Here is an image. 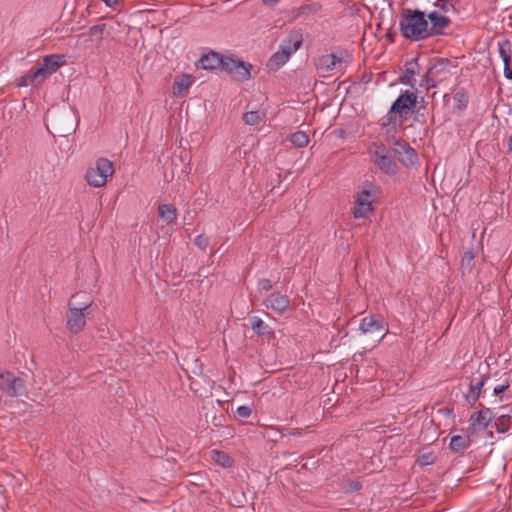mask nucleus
<instances>
[{"label":"nucleus","mask_w":512,"mask_h":512,"mask_svg":"<svg viewBox=\"0 0 512 512\" xmlns=\"http://www.w3.org/2000/svg\"><path fill=\"white\" fill-rule=\"evenodd\" d=\"M359 329L364 334L380 332L384 329V323L378 316L370 315L361 320Z\"/></svg>","instance_id":"obj_16"},{"label":"nucleus","mask_w":512,"mask_h":512,"mask_svg":"<svg viewBox=\"0 0 512 512\" xmlns=\"http://www.w3.org/2000/svg\"><path fill=\"white\" fill-rule=\"evenodd\" d=\"M487 379H488V377H486V376H482L479 379H476V378L471 379L470 384H469V392H470L471 398H472L471 405H473L481 396L482 387L484 386L485 381ZM469 399H470V396H467L468 401H469Z\"/></svg>","instance_id":"obj_20"},{"label":"nucleus","mask_w":512,"mask_h":512,"mask_svg":"<svg viewBox=\"0 0 512 512\" xmlns=\"http://www.w3.org/2000/svg\"><path fill=\"white\" fill-rule=\"evenodd\" d=\"M399 31L409 41H422L429 38L426 13L420 9L403 8L399 18Z\"/></svg>","instance_id":"obj_1"},{"label":"nucleus","mask_w":512,"mask_h":512,"mask_svg":"<svg viewBox=\"0 0 512 512\" xmlns=\"http://www.w3.org/2000/svg\"><path fill=\"white\" fill-rule=\"evenodd\" d=\"M223 61V56H220L218 53L212 51L208 54L203 55L199 59V64L201 68L205 70H216L222 68Z\"/></svg>","instance_id":"obj_17"},{"label":"nucleus","mask_w":512,"mask_h":512,"mask_svg":"<svg viewBox=\"0 0 512 512\" xmlns=\"http://www.w3.org/2000/svg\"><path fill=\"white\" fill-rule=\"evenodd\" d=\"M398 114V111H393L392 106L390 107L389 111L387 112L386 116L382 119L381 125L383 127L389 126L391 124L396 123V115Z\"/></svg>","instance_id":"obj_33"},{"label":"nucleus","mask_w":512,"mask_h":512,"mask_svg":"<svg viewBox=\"0 0 512 512\" xmlns=\"http://www.w3.org/2000/svg\"><path fill=\"white\" fill-rule=\"evenodd\" d=\"M106 29L107 25L105 23L97 24L89 28L88 34L91 38L95 37L98 40H102Z\"/></svg>","instance_id":"obj_31"},{"label":"nucleus","mask_w":512,"mask_h":512,"mask_svg":"<svg viewBox=\"0 0 512 512\" xmlns=\"http://www.w3.org/2000/svg\"><path fill=\"white\" fill-rule=\"evenodd\" d=\"M511 27H512V24H511Z\"/></svg>","instance_id":"obj_45"},{"label":"nucleus","mask_w":512,"mask_h":512,"mask_svg":"<svg viewBox=\"0 0 512 512\" xmlns=\"http://www.w3.org/2000/svg\"><path fill=\"white\" fill-rule=\"evenodd\" d=\"M419 462L421 465H429L433 463V455L432 454H423L419 458Z\"/></svg>","instance_id":"obj_37"},{"label":"nucleus","mask_w":512,"mask_h":512,"mask_svg":"<svg viewBox=\"0 0 512 512\" xmlns=\"http://www.w3.org/2000/svg\"><path fill=\"white\" fill-rule=\"evenodd\" d=\"M113 173V163L106 158H99L94 166L87 169L85 179L90 186L99 188L106 184Z\"/></svg>","instance_id":"obj_4"},{"label":"nucleus","mask_w":512,"mask_h":512,"mask_svg":"<svg viewBox=\"0 0 512 512\" xmlns=\"http://www.w3.org/2000/svg\"><path fill=\"white\" fill-rule=\"evenodd\" d=\"M0 390L9 397H21L27 394L25 380L9 371L0 372Z\"/></svg>","instance_id":"obj_6"},{"label":"nucleus","mask_w":512,"mask_h":512,"mask_svg":"<svg viewBox=\"0 0 512 512\" xmlns=\"http://www.w3.org/2000/svg\"><path fill=\"white\" fill-rule=\"evenodd\" d=\"M444 66V62H439L429 68L425 76L426 88L428 90L437 86L438 80L436 79V76L444 70Z\"/></svg>","instance_id":"obj_22"},{"label":"nucleus","mask_w":512,"mask_h":512,"mask_svg":"<svg viewBox=\"0 0 512 512\" xmlns=\"http://www.w3.org/2000/svg\"><path fill=\"white\" fill-rule=\"evenodd\" d=\"M249 324L252 331L259 337H273L274 330L259 316L249 317Z\"/></svg>","instance_id":"obj_15"},{"label":"nucleus","mask_w":512,"mask_h":512,"mask_svg":"<svg viewBox=\"0 0 512 512\" xmlns=\"http://www.w3.org/2000/svg\"><path fill=\"white\" fill-rule=\"evenodd\" d=\"M158 216L167 224H172L177 219V210L172 204H161L158 207Z\"/></svg>","instance_id":"obj_19"},{"label":"nucleus","mask_w":512,"mask_h":512,"mask_svg":"<svg viewBox=\"0 0 512 512\" xmlns=\"http://www.w3.org/2000/svg\"><path fill=\"white\" fill-rule=\"evenodd\" d=\"M474 258V255L472 252L470 251H467L464 253V256H463V261L467 260V261H472Z\"/></svg>","instance_id":"obj_42"},{"label":"nucleus","mask_w":512,"mask_h":512,"mask_svg":"<svg viewBox=\"0 0 512 512\" xmlns=\"http://www.w3.org/2000/svg\"><path fill=\"white\" fill-rule=\"evenodd\" d=\"M417 95L415 92L405 90L392 104V110L398 111L399 115H406L417 105Z\"/></svg>","instance_id":"obj_11"},{"label":"nucleus","mask_w":512,"mask_h":512,"mask_svg":"<svg viewBox=\"0 0 512 512\" xmlns=\"http://www.w3.org/2000/svg\"><path fill=\"white\" fill-rule=\"evenodd\" d=\"M289 434L296 436V435H300V432L298 429L294 428V429H290Z\"/></svg>","instance_id":"obj_43"},{"label":"nucleus","mask_w":512,"mask_h":512,"mask_svg":"<svg viewBox=\"0 0 512 512\" xmlns=\"http://www.w3.org/2000/svg\"><path fill=\"white\" fill-rule=\"evenodd\" d=\"M192 81L189 75L183 74L177 78L173 84V95L176 97L182 96L185 91L189 89Z\"/></svg>","instance_id":"obj_23"},{"label":"nucleus","mask_w":512,"mask_h":512,"mask_svg":"<svg viewBox=\"0 0 512 512\" xmlns=\"http://www.w3.org/2000/svg\"><path fill=\"white\" fill-rule=\"evenodd\" d=\"M455 108L458 111L466 109L469 99L464 89L458 90L454 95Z\"/></svg>","instance_id":"obj_26"},{"label":"nucleus","mask_w":512,"mask_h":512,"mask_svg":"<svg viewBox=\"0 0 512 512\" xmlns=\"http://www.w3.org/2000/svg\"><path fill=\"white\" fill-rule=\"evenodd\" d=\"M263 305L278 314H283L289 308L290 300L287 295L272 292L264 299Z\"/></svg>","instance_id":"obj_14"},{"label":"nucleus","mask_w":512,"mask_h":512,"mask_svg":"<svg viewBox=\"0 0 512 512\" xmlns=\"http://www.w3.org/2000/svg\"><path fill=\"white\" fill-rule=\"evenodd\" d=\"M504 76H505L508 80H512V68H511V63H505V64H504Z\"/></svg>","instance_id":"obj_39"},{"label":"nucleus","mask_w":512,"mask_h":512,"mask_svg":"<svg viewBox=\"0 0 512 512\" xmlns=\"http://www.w3.org/2000/svg\"><path fill=\"white\" fill-rule=\"evenodd\" d=\"M378 192V187L372 183H366L362 190L357 192L355 196V205L352 210V214L355 219L365 218L374 210L372 202Z\"/></svg>","instance_id":"obj_3"},{"label":"nucleus","mask_w":512,"mask_h":512,"mask_svg":"<svg viewBox=\"0 0 512 512\" xmlns=\"http://www.w3.org/2000/svg\"><path fill=\"white\" fill-rule=\"evenodd\" d=\"M221 69L230 74L234 79L244 82L251 77L252 65L240 59L224 57Z\"/></svg>","instance_id":"obj_8"},{"label":"nucleus","mask_w":512,"mask_h":512,"mask_svg":"<svg viewBox=\"0 0 512 512\" xmlns=\"http://www.w3.org/2000/svg\"><path fill=\"white\" fill-rule=\"evenodd\" d=\"M361 488H362V485H361V483H360V482H358V481H351V482L349 483V490H350V491H358V490H360Z\"/></svg>","instance_id":"obj_40"},{"label":"nucleus","mask_w":512,"mask_h":512,"mask_svg":"<svg viewBox=\"0 0 512 512\" xmlns=\"http://www.w3.org/2000/svg\"><path fill=\"white\" fill-rule=\"evenodd\" d=\"M511 417L508 414H501L495 419L494 426L499 433H506L509 430Z\"/></svg>","instance_id":"obj_27"},{"label":"nucleus","mask_w":512,"mask_h":512,"mask_svg":"<svg viewBox=\"0 0 512 512\" xmlns=\"http://www.w3.org/2000/svg\"><path fill=\"white\" fill-rule=\"evenodd\" d=\"M300 46H301V39H296L293 42L292 46H290L288 48L281 46V50L277 51L270 57L267 66L271 70L279 69L281 66H283L289 60L291 54L293 52L297 51Z\"/></svg>","instance_id":"obj_10"},{"label":"nucleus","mask_w":512,"mask_h":512,"mask_svg":"<svg viewBox=\"0 0 512 512\" xmlns=\"http://www.w3.org/2000/svg\"><path fill=\"white\" fill-rule=\"evenodd\" d=\"M428 21L429 38L443 36L445 30L450 27L451 19L442 11L433 10L426 14Z\"/></svg>","instance_id":"obj_9"},{"label":"nucleus","mask_w":512,"mask_h":512,"mask_svg":"<svg viewBox=\"0 0 512 512\" xmlns=\"http://www.w3.org/2000/svg\"><path fill=\"white\" fill-rule=\"evenodd\" d=\"M495 418L493 412L490 408L483 407L480 411H478L476 414L471 416L472 426H482L483 429H486L491 421Z\"/></svg>","instance_id":"obj_18"},{"label":"nucleus","mask_w":512,"mask_h":512,"mask_svg":"<svg viewBox=\"0 0 512 512\" xmlns=\"http://www.w3.org/2000/svg\"><path fill=\"white\" fill-rule=\"evenodd\" d=\"M372 161L387 175H395L398 167L389 150L383 144L373 143L369 149Z\"/></svg>","instance_id":"obj_5"},{"label":"nucleus","mask_w":512,"mask_h":512,"mask_svg":"<svg viewBox=\"0 0 512 512\" xmlns=\"http://www.w3.org/2000/svg\"><path fill=\"white\" fill-rule=\"evenodd\" d=\"M91 306L90 303H86L81 308L74 307L72 302L68 303V315L66 326L71 333H79L86 325V316L89 314L88 310Z\"/></svg>","instance_id":"obj_7"},{"label":"nucleus","mask_w":512,"mask_h":512,"mask_svg":"<svg viewBox=\"0 0 512 512\" xmlns=\"http://www.w3.org/2000/svg\"><path fill=\"white\" fill-rule=\"evenodd\" d=\"M264 118L265 113L258 110L248 111L243 115V121L247 125H257L262 122Z\"/></svg>","instance_id":"obj_25"},{"label":"nucleus","mask_w":512,"mask_h":512,"mask_svg":"<svg viewBox=\"0 0 512 512\" xmlns=\"http://www.w3.org/2000/svg\"><path fill=\"white\" fill-rule=\"evenodd\" d=\"M258 288L260 291H270L273 288V284L269 279H260L258 281Z\"/></svg>","instance_id":"obj_35"},{"label":"nucleus","mask_w":512,"mask_h":512,"mask_svg":"<svg viewBox=\"0 0 512 512\" xmlns=\"http://www.w3.org/2000/svg\"><path fill=\"white\" fill-rule=\"evenodd\" d=\"M508 148H509V151L512 152V136L510 137L509 139V142H508Z\"/></svg>","instance_id":"obj_44"},{"label":"nucleus","mask_w":512,"mask_h":512,"mask_svg":"<svg viewBox=\"0 0 512 512\" xmlns=\"http://www.w3.org/2000/svg\"><path fill=\"white\" fill-rule=\"evenodd\" d=\"M433 5L437 8V11L443 13H448L454 9L453 0H436Z\"/></svg>","instance_id":"obj_32"},{"label":"nucleus","mask_w":512,"mask_h":512,"mask_svg":"<svg viewBox=\"0 0 512 512\" xmlns=\"http://www.w3.org/2000/svg\"><path fill=\"white\" fill-rule=\"evenodd\" d=\"M499 55L503 60V63H511V55H510V41L505 40L499 43Z\"/></svg>","instance_id":"obj_29"},{"label":"nucleus","mask_w":512,"mask_h":512,"mask_svg":"<svg viewBox=\"0 0 512 512\" xmlns=\"http://www.w3.org/2000/svg\"><path fill=\"white\" fill-rule=\"evenodd\" d=\"M65 64V56L62 54H51L43 58L41 64L34 70L29 72L24 78L21 85H34L43 82L47 77L55 73L61 66Z\"/></svg>","instance_id":"obj_2"},{"label":"nucleus","mask_w":512,"mask_h":512,"mask_svg":"<svg viewBox=\"0 0 512 512\" xmlns=\"http://www.w3.org/2000/svg\"><path fill=\"white\" fill-rule=\"evenodd\" d=\"M211 460L224 468H229L233 465V459L226 452L220 450L211 451Z\"/></svg>","instance_id":"obj_24"},{"label":"nucleus","mask_w":512,"mask_h":512,"mask_svg":"<svg viewBox=\"0 0 512 512\" xmlns=\"http://www.w3.org/2000/svg\"><path fill=\"white\" fill-rule=\"evenodd\" d=\"M208 243V238L204 235H198L195 239V244L201 249H205L208 246Z\"/></svg>","instance_id":"obj_36"},{"label":"nucleus","mask_w":512,"mask_h":512,"mask_svg":"<svg viewBox=\"0 0 512 512\" xmlns=\"http://www.w3.org/2000/svg\"><path fill=\"white\" fill-rule=\"evenodd\" d=\"M394 153L402 165L408 167L418 162L416 151L404 141H396L393 147Z\"/></svg>","instance_id":"obj_12"},{"label":"nucleus","mask_w":512,"mask_h":512,"mask_svg":"<svg viewBox=\"0 0 512 512\" xmlns=\"http://www.w3.org/2000/svg\"><path fill=\"white\" fill-rule=\"evenodd\" d=\"M471 439L468 435H454L451 437L449 447L453 452H461L469 448Z\"/></svg>","instance_id":"obj_21"},{"label":"nucleus","mask_w":512,"mask_h":512,"mask_svg":"<svg viewBox=\"0 0 512 512\" xmlns=\"http://www.w3.org/2000/svg\"><path fill=\"white\" fill-rule=\"evenodd\" d=\"M415 65H416V63H407L406 64L405 74L403 77H401V82L403 84L413 85L412 82L414 81V76H415V70H414Z\"/></svg>","instance_id":"obj_30"},{"label":"nucleus","mask_w":512,"mask_h":512,"mask_svg":"<svg viewBox=\"0 0 512 512\" xmlns=\"http://www.w3.org/2000/svg\"><path fill=\"white\" fill-rule=\"evenodd\" d=\"M281 0H262V2L270 7L277 5Z\"/></svg>","instance_id":"obj_41"},{"label":"nucleus","mask_w":512,"mask_h":512,"mask_svg":"<svg viewBox=\"0 0 512 512\" xmlns=\"http://www.w3.org/2000/svg\"><path fill=\"white\" fill-rule=\"evenodd\" d=\"M290 141L295 147L302 148L309 143V138L305 132L297 131L291 135Z\"/></svg>","instance_id":"obj_28"},{"label":"nucleus","mask_w":512,"mask_h":512,"mask_svg":"<svg viewBox=\"0 0 512 512\" xmlns=\"http://www.w3.org/2000/svg\"><path fill=\"white\" fill-rule=\"evenodd\" d=\"M508 388H509L508 383L502 384V385H497L494 387L493 393H494V395H500L501 393L505 392Z\"/></svg>","instance_id":"obj_38"},{"label":"nucleus","mask_w":512,"mask_h":512,"mask_svg":"<svg viewBox=\"0 0 512 512\" xmlns=\"http://www.w3.org/2000/svg\"><path fill=\"white\" fill-rule=\"evenodd\" d=\"M343 62V57H340L334 53L325 54L320 56L315 63L318 73L323 76H329L338 65Z\"/></svg>","instance_id":"obj_13"},{"label":"nucleus","mask_w":512,"mask_h":512,"mask_svg":"<svg viewBox=\"0 0 512 512\" xmlns=\"http://www.w3.org/2000/svg\"><path fill=\"white\" fill-rule=\"evenodd\" d=\"M252 409L249 406L241 405L236 409V417L239 419H245L250 417Z\"/></svg>","instance_id":"obj_34"}]
</instances>
